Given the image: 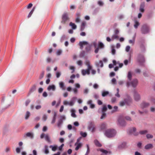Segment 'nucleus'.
Returning a JSON list of instances; mask_svg holds the SVG:
<instances>
[{
    "mask_svg": "<svg viewBox=\"0 0 155 155\" xmlns=\"http://www.w3.org/2000/svg\"><path fill=\"white\" fill-rule=\"evenodd\" d=\"M97 67L100 66L102 67L103 66V64L102 61H100L99 62H96L95 63Z\"/></svg>",
    "mask_w": 155,
    "mask_h": 155,
    "instance_id": "24",
    "label": "nucleus"
},
{
    "mask_svg": "<svg viewBox=\"0 0 155 155\" xmlns=\"http://www.w3.org/2000/svg\"><path fill=\"white\" fill-rule=\"evenodd\" d=\"M71 115L72 117L74 118L77 117L76 115L75 114V110L74 109H71Z\"/></svg>",
    "mask_w": 155,
    "mask_h": 155,
    "instance_id": "28",
    "label": "nucleus"
},
{
    "mask_svg": "<svg viewBox=\"0 0 155 155\" xmlns=\"http://www.w3.org/2000/svg\"><path fill=\"white\" fill-rule=\"evenodd\" d=\"M36 89V84H34L30 88L29 92L27 95V97L29 96L31 94L35 91Z\"/></svg>",
    "mask_w": 155,
    "mask_h": 155,
    "instance_id": "11",
    "label": "nucleus"
},
{
    "mask_svg": "<svg viewBox=\"0 0 155 155\" xmlns=\"http://www.w3.org/2000/svg\"><path fill=\"white\" fill-rule=\"evenodd\" d=\"M64 145V144L63 143H62L60 146L58 147V149L60 150L61 151H62Z\"/></svg>",
    "mask_w": 155,
    "mask_h": 155,
    "instance_id": "62",
    "label": "nucleus"
},
{
    "mask_svg": "<svg viewBox=\"0 0 155 155\" xmlns=\"http://www.w3.org/2000/svg\"><path fill=\"white\" fill-rule=\"evenodd\" d=\"M153 145L152 144L149 143L146 145L144 147L145 149L148 150L152 148L153 147Z\"/></svg>",
    "mask_w": 155,
    "mask_h": 155,
    "instance_id": "27",
    "label": "nucleus"
},
{
    "mask_svg": "<svg viewBox=\"0 0 155 155\" xmlns=\"http://www.w3.org/2000/svg\"><path fill=\"white\" fill-rule=\"evenodd\" d=\"M22 149V148L21 147H16V149H15L16 152V153H19L21 151Z\"/></svg>",
    "mask_w": 155,
    "mask_h": 155,
    "instance_id": "44",
    "label": "nucleus"
},
{
    "mask_svg": "<svg viewBox=\"0 0 155 155\" xmlns=\"http://www.w3.org/2000/svg\"><path fill=\"white\" fill-rule=\"evenodd\" d=\"M70 69L71 70V73H73L74 72L75 70V68L72 66H70L69 67Z\"/></svg>",
    "mask_w": 155,
    "mask_h": 155,
    "instance_id": "43",
    "label": "nucleus"
},
{
    "mask_svg": "<svg viewBox=\"0 0 155 155\" xmlns=\"http://www.w3.org/2000/svg\"><path fill=\"white\" fill-rule=\"evenodd\" d=\"M11 105V104H9L8 105L6 106L5 107L2 109V110L0 111V114H1L3 113L6 109L8 108Z\"/></svg>",
    "mask_w": 155,
    "mask_h": 155,
    "instance_id": "40",
    "label": "nucleus"
},
{
    "mask_svg": "<svg viewBox=\"0 0 155 155\" xmlns=\"http://www.w3.org/2000/svg\"><path fill=\"white\" fill-rule=\"evenodd\" d=\"M76 99V97H73L70 102H68V105L71 106H73L74 104Z\"/></svg>",
    "mask_w": 155,
    "mask_h": 155,
    "instance_id": "22",
    "label": "nucleus"
},
{
    "mask_svg": "<svg viewBox=\"0 0 155 155\" xmlns=\"http://www.w3.org/2000/svg\"><path fill=\"white\" fill-rule=\"evenodd\" d=\"M97 151H100L101 152L103 153L106 154L107 153H108V152L107 151L104 150L102 149H99L97 150Z\"/></svg>",
    "mask_w": 155,
    "mask_h": 155,
    "instance_id": "37",
    "label": "nucleus"
},
{
    "mask_svg": "<svg viewBox=\"0 0 155 155\" xmlns=\"http://www.w3.org/2000/svg\"><path fill=\"white\" fill-rule=\"evenodd\" d=\"M119 125L121 126H124L126 124V122L125 120L121 118H119L118 120Z\"/></svg>",
    "mask_w": 155,
    "mask_h": 155,
    "instance_id": "13",
    "label": "nucleus"
},
{
    "mask_svg": "<svg viewBox=\"0 0 155 155\" xmlns=\"http://www.w3.org/2000/svg\"><path fill=\"white\" fill-rule=\"evenodd\" d=\"M77 63L79 66H81L82 65V61L81 60L78 61Z\"/></svg>",
    "mask_w": 155,
    "mask_h": 155,
    "instance_id": "63",
    "label": "nucleus"
},
{
    "mask_svg": "<svg viewBox=\"0 0 155 155\" xmlns=\"http://www.w3.org/2000/svg\"><path fill=\"white\" fill-rule=\"evenodd\" d=\"M150 105V103L146 102L145 101H143L141 104L140 105V107L142 109H144L145 108H146L148 107Z\"/></svg>",
    "mask_w": 155,
    "mask_h": 155,
    "instance_id": "12",
    "label": "nucleus"
},
{
    "mask_svg": "<svg viewBox=\"0 0 155 155\" xmlns=\"http://www.w3.org/2000/svg\"><path fill=\"white\" fill-rule=\"evenodd\" d=\"M119 105L120 106H123L125 105H126L124 101V100L123 101H120L119 103Z\"/></svg>",
    "mask_w": 155,
    "mask_h": 155,
    "instance_id": "49",
    "label": "nucleus"
},
{
    "mask_svg": "<svg viewBox=\"0 0 155 155\" xmlns=\"http://www.w3.org/2000/svg\"><path fill=\"white\" fill-rule=\"evenodd\" d=\"M75 146H76L75 150H78L80 148H81L82 146V144L81 143L76 142L74 144Z\"/></svg>",
    "mask_w": 155,
    "mask_h": 155,
    "instance_id": "18",
    "label": "nucleus"
},
{
    "mask_svg": "<svg viewBox=\"0 0 155 155\" xmlns=\"http://www.w3.org/2000/svg\"><path fill=\"white\" fill-rule=\"evenodd\" d=\"M109 94L108 91H103L102 94V96L103 97H104L107 96Z\"/></svg>",
    "mask_w": 155,
    "mask_h": 155,
    "instance_id": "41",
    "label": "nucleus"
},
{
    "mask_svg": "<svg viewBox=\"0 0 155 155\" xmlns=\"http://www.w3.org/2000/svg\"><path fill=\"white\" fill-rule=\"evenodd\" d=\"M145 6V3L144 2H141L140 4L139 11L142 13H143L144 12V7Z\"/></svg>",
    "mask_w": 155,
    "mask_h": 155,
    "instance_id": "15",
    "label": "nucleus"
},
{
    "mask_svg": "<svg viewBox=\"0 0 155 155\" xmlns=\"http://www.w3.org/2000/svg\"><path fill=\"white\" fill-rule=\"evenodd\" d=\"M59 87L60 88L63 90H66V87L64 85V84L63 81H61L59 83Z\"/></svg>",
    "mask_w": 155,
    "mask_h": 155,
    "instance_id": "20",
    "label": "nucleus"
},
{
    "mask_svg": "<svg viewBox=\"0 0 155 155\" xmlns=\"http://www.w3.org/2000/svg\"><path fill=\"white\" fill-rule=\"evenodd\" d=\"M148 132V131L147 130H144L140 131L139 132V133L141 135H144L146 134Z\"/></svg>",
    "mask_w": 155,
    "mask_h": 155,
    "instance_id": "39",
    "label": "nucleus"
},
{
    "mask_svg": "<svg viewBox=\"0 0 155 155\" xmlns=\"http://www.w3.org/2000/svg\"><path fill=\"white\" fill-rule=\"evenodd\" d=\"M25 135L27 137H29L31 139H33L34 137V134L32 132L27 133L25 134Z\"/></svg>",
    "mask_w": 155,
    "mask_h": 155,
    "instance_id": "21",
    "label": "nucleus"
},
{
    "mask_svg": "<svg viewBox=\"0 0 155 155\" xmlns=\"http://www.w3.org/2000/svg\"><path fill=\"white\" fill-rule=\"evenodd\" d=\"M62 53V51L61 49L57 50L56 52V54L57 55H60Z\"/></svg>",
    "mask_w": 155,
    "mask_h": 155,
    "instance_id": "50",
    "label": "nucleus"
},
{
    "mask_svg": "<svg viewBox=\"0 0 155 155\" xmlns=\"http://www.w3.org/2000/svg\"><path fill=\"white\" fill-rule=\"evenodd\" d=\"M61 72L57 71L56 73V76L57 78H58L61 75Z\"/></svg>",
    "mask_w": 155,
    "mask_h": 155,
    "instance_id": "48",
    "label": "nucleus"
},
{
    "mask_svg": "<svg viewBox=\"0 0 155 155\" xmlns=\"http://www.w3.org/2000/svg\"><path fill=\"white\" fill-rule=\"evenodd\" d=\"M98 47H100L101 48H102L104 47V45L103 43L101 42H99L98 43Z\"/></svg>",
    "mask_w": 155,
    "mask_h": 155,
    "instance_id": "52",
    "label": "nucleus"
},
{
    "mask_svg": "<svg viewBox=\"0 0 155 155\" xmlns=\"http://www.w3.org/2000/svg\"><path fill=\"white\" fill-rule=\"evenodd\" d=\"M136 129L135 127H133L130 130V134H132L134 135L137 136L138 133L136 132Z\"/></svg>",
    "mask_w": 155,
    "mask_h": 155,
    "instance_id": "14",
    "label": "nucleus"
},
{
    "mask_svg": "<svg viewBox=\"0 0 155 155\" xmlns=\"http://www.w3.org/2000/svg\"><path fill=\"white\" fill-rule=\"evenodd\" d=\"M80 134L82 137H86L87 135V133L85 132L83 133L82 132H81L80 133Z\"/></svg>",
    "mask_w": 155,
    "mask_h": 155,
    "instance_id": "60",
    "label": "nucleus"
},
{
    "mask_svg": "<svg viewBox=\"0 0 155 155\" xmlns=\"http://www.w3.org/2000/svg\"><path fill=\"white\" fill-rule=\"evenodd\" d=\"M94 142L95 145L97 147H101L102 146L101 144L100 143V142L97 140H94Z\"/></svg>",
    "mask_w": 155,
    "mask_h": 155,
    "instance_id": "34",
    "label": "nucleus"
},
{
    "mask_svg": "<svg viewBox=\"0 0 155 155\" xmlns=\"http://www.w3.org/2000/svg\"><path fill=\"white\" fill-rule=\"evenodd\" d=\"M125 98L124 100L126 103V105H130L132 103V99L130 96L127 94H126L125 95Z\"/></svg>",
    "mask_w": 155,
    "mask_h": 155,
    "instance_id": "6",
    "label": "nucleus"
},
{
    "mask_svg": "<svg viewBox=\"0 0 155 155\" xmlns=\"http://www.w3.org/2000/svg\"><path fill=\"white\" fill-rule=\"evenodd\" d=\"M146 137L148 139H152L153 137V136L152 134H148L146 135Z\"/></svg>",
    "mask_w": 155,
    "mask_h": 155,
    "instance_id": "45",
    "label": "nucleus"
},
{
    "mask_svg": "<svg viewBox=\"0 0 155 155\" xmlns=\"http://www.w3.org/2000/svg\"><path fill=\"white\" fill-rule=\"evenodd\" d=\"M79 45L80 46V48L81 50L83 49V46L85 45H86L85 49L88 52L91 50V45L86 41H80L79 42Z\"/></svg>",
    "mask_w": 155,
    "mask_h": 155,
    "instance_id": "3",
    "label": "nucleus"
},
{
    "mask_svg": "<svg viewBox=\"0 0 155 155\" xmlns=\"http://www.w3.org/2000/svg\"><path fill=\"white\" fill-rule=\"evenodd\" d=\"M125 118L126 120H127L129 121H131L132 120V119L131 118V117L129 116H126L125 117Z\"/></svg>",
    "mask_w": 155,
    "mask_h": 155,
    "instance_id": "55",
    "label": "nucleus"
},
{
    "mask_svg": "<svg viewBox=\"0 0 155 155\" xmlns=\"http://www.w3.org/2000/svg\"><path fill=\"white\" fill-rule=\"evenodd\" d=\"M48 130V127L47 126H45L43 127L42 128V131L43 132H46Z\"/></svg>",
    "mask_w": 155,
    "mask_h": 155,
    "instance_id": "64",
    "label": "nucleus"
},
{
    "mask_svg": "<svg viewBox=\"0 0 155 155\" xmlns=\"http://www.w3.org/2000/svg\"><path fill=\"white\" fill-rule=\"evenodd\" d=\"M135 42V38H134L133 40H130L129 41V43L130 44H132L133 45Z\"/></svg>",
    "mask_w": 155,
    "mask_h": 155,
    "instance_id": "56",
    "label": "nucleus"
},
{
    "mask_svg": "<svg viewBox=\"0 0 155 155\" xmlns=\"http://www.w3.org/2000/svg\"><path fill=\"white\" fill-rule=\"evenodd\" d=\"M88 129L89 130L91 131L92 132L94 131L95 127L94 122H89Z\"/></svg>",
    "mask_w": 155,
    "mask_h": 155,
    "instance_id": "8",
    "label": "nucleus"
},
{
    "mask_svg": "<svg viewBox=\"0 0 155 155\" xmlns=\"http://www.w3.org/2000/svg\"><path fill=\"white\" fill-rule=\"evenodd\" d=\"M63 123V121H62L61 119H59L57 122V126L59 128L60 127Z\"/></svg>",
    "mask_w": 155,
    "mask_h": 155,
    "instance_id": "36",
    "label": "nucleus"
},
{
    "mask_svg": "<svg viewBox=\"0 0 155 155\" xmlns=\"http://www.w3.org/2000/svg\"><path fill=\"white\" fill-rule=\"evenodd\" d=\"M73 91L74 93L76 94L78 91V90L76 88H72L71 87H68V91Z\"/></svg>",
    "mask_w": 155,
    "mask_h": 155,
    "instance_id": "25",
    "label": "nucleus"
},
{
    "mask_svg": "<svg viewBox=\"0 0 155 155\" xmlns=\"http://www.w3.org/2000/svg\"><path fill=\"white\" fill-rule=\"evenodd\" d=\"M107 127V124L106 123H104L102 124L100 126V128L101 130L105 129Z\"/></svg>",
    "mask_w": 155,
    "mask_h": 155,
    "instance_id": "31",
    "label": "nucleus"
},
{
    "mask_svg": "<svg viewBox=\"0 0 155 155\" xmlns=\"http://www.w3.org/2000/svg\"><path fill=\"white\" fill-rule=\"evenodd\" d=\"M49 147L51 148L52 151H55L57 150H58V146L57 145H50Z\"/></svg>",
    "mask_w": 155,
    "mask_h": 155,
    "instance_id": "19",
    "label": "nucleus"
},
{
    "mask_svg": "<svg viewBox=\"0 0 155 155\" xmlns=\"http://www.w3.org/2000/svg\"><path fill=\"white\" fill-rule=\"evenodd\" d=\"M85 64L87 66V68L86 70H82L81 73L84 76L86 75V74L87 75L90 74V71H91L92 68V66L90 65V63L89 61L87 60L86 61Z\"/></svg>",
    "mask_w": 155,
    "mask_h": 155,
    "instance_id": "1",
    "label": "nucleus"
},
{
    "mask_svg": "<svg viewBox=\"0 0 155 155\" xmlns=\"http://www.w3.org/2000/svg\"><path fill=\"white\" fill-rule=\"evenodd\" d=\"M44 153L46 154H48L49 153L48 146L47 145H45L44 149Z\"/></svg>",
    "mask_w": 155,
    "mask_h": 155,
    "instance_id": "26",
    "label": "nucleus"
},
{
    "mask_svg": "<svg viewBox=\"0 0 155 155\" xmlns=\"http://www.w3.org/2000/svg\"><path fill=\"white\" fill-rule=\"evenodd\" d=\"M134 97L135 101H139L140 99V95L135 90L134 91Z\"/></svg>",
    "mask_w": 155,
    "mask_h": 155,
    "instance_id": "9",
    "label": "nucleus"
},
{
    "mask_svg": "<svg viewBox=\"0 0 155 155\" xmlns=\"http://www.w3.org/2000/svg\"><path fill=\"white\" fill-rule=\"evenodd\" d=\"M118 38L119 36L117 35L114 34L112 36L111 39L113 40L114 39H118Z\"/></svg>",
    "mask_w": 155,
    "mask_h": 155,
    "instance_id": "51",
    "label": "nucleus"
},
{
    "mask_svg": "<svg viewBox=\"0 0 155 155\" xmlns=\"http://www.w3.org/2000/svg\"><path fill=\"white\" fill-rule=\"evenodd\" d=\"M106 116V114L104 112H102V115L101 116V119H103L104 118H105Z\"/></svg>",
    "mask_w": 155,
    "mask_h": 155,
    "instance_id": "58",
    "label": "nucleus"
},
{
    "mask_svg": "<svg viewBox=\"0 0 155 155\" xmlns=\"http://www.w3.org/2000/svg\"><path fill=\"white\" fill-rule=\"evenodd\" d=\"M67 36H66L65 35L63 34L61 38L60 41L61 43H62L64 40H67Z\"/></svg>",
    "mask_w": 155,
    "mask_h": 155,
    "instance_id": "23",
    "label": "nucleus"
},
{
    "mask_svg": "<svg viewBox=\"0 0 155 155\" xmlns=\"http://www.w3.org/2000/svg\"><path fill=\"white\" fill-rule=\"evenodd\" d=\"M138 81L137 79H133L131 81H128L126 83V86L128 87L130 86L131 85L134 87H135L137 85Z\"/></svg>",
    "mask_w": 155,
    "mask_h": 155,
    "instance_id": "5",
    "label": "nucleus"
},
{
    "mask_svg": "<svg viewBox=\"0 0 155 155\" xmlns=\"http://www.w3.org/2000/svg\"><path fill=\"white\" fill-rule=\"evenodd\" d=\"M47 89L48 91H50L51 90L54 91L55 90L56 87L55 85L53 84L50 85L48 86Z\"/></svg>",
    "mask_w": 155,
    "mask_h": 155,
    "instance_id": "16",
    "label": "nucleus"
},
{
    "mask_svg": "<svg viewBox=\"0 0 155 155\" xmlns=\"http://www.w3.org/2000/svg\"><path fill=\"white\" fill-rule=\"evenodd\" d=\"M42 95L43 97H46L47 96L48 94L47 93L46 91H44L43 92V93Z\"/></svg>",
    "mask_w": 155,
    "mask_h": 155,
    "instance_id": "61",
    "label": "nucleus"
},
{
    "mask_svg": "<svg viewBox=\"0 0 155 155\" xmlns=\"http://www.w3.org/2000/svg\"><path fill=\"white\" fill-rule=\"evenodd\" d=\"M69 25L71 27L72 29H75L77 28V26L75 24L71 22L70 23Z\"/></svg>",
    "mask_w": 155,
    "mask_h": 155,
    "instance_id": "35",
    "label": "nucleus"
},
{
    "mask_svg": "<svg viewBox=\"0 0 155 155\" xmlns=\"http://www.w3.org/2000/svg\"><path fill=\"white\" fill-rule=\"evenodd\" d=\"M31 100L29 99H27L26 101L25 102V105L26 106H27L29 104Z\"/></svg>",
    "mask_w": 155,
    "mask_h": 155,
    "instance_id": "59",
    "label": "nucleus"
},
{
    "mask_svg": "<svg viewBox=\"0 0 155 155\" xmlns=\"http://www.w3.org/2000/svg\"><path fill=\"white\" fill-rule=\"evenodd\" d=\"M137 61L140 64H142L145 61L143 55V54H139L137 57Z\"/></svg>",
    "mask_w": 155,
    "mask_h": 155,
    "instance_id": "7",
    "label": "nucleus"
},
{
    "mask_svg": "<svg viewBox=\"0 0 155 155\" xmlns=\"http://www.w3.org/2000/svg\"><path fill=\"white\" fill-rule=\"evenodd\" d=\"M77 17L75 20V22L77 23L80 22V19L79 17L80 16V13H78L77 14Z\"/></svg>",
    "mask_w": 155,
    "mask_h": 155,
    "instance_id": "38",
    "label": "nucleus"
},
{
    "mask_svg": "<svg viewBox=\"0 0 155 155\" xmlns=\"http://www.w3.org/2000/svg\"><path fill=\"white\" fill-rule=\"evenodd\" d=\"M132 77V74L130 71H129L128 72L127 78L129 81L131 80Z\"/></svg>",
    "mask_w": 155,
    "mask_h": 155,
    "instance_id": "32",
    "label": "nucleus"
},
{
    "mask_svg": "<svg viewBox=\"0 0 155 155\" xmlns=\"http://www.w3.org/2000/svg\"><path fill=\"white\" fill-rule=\"evenodd\" d=\"M134 22V27L135 28L137 29V28L138 26L140 25V23L136 20H135Z\"/></svg>",
    "mask_w": 155,
    "mask_h": 155,
    "instance_id": "30",
    "label": "nucleus"
},
{
    "mask_svg": "<svg viewBox=\"0 0 155 155\" xmlns=\"http://www.w3.org/2000/svg\"><path fill=\"white\" fill-rule=\"evenodd\" d=\"M118 107L117 106H114L113 107V109L111 111L112 113L117 112V111Z\"/></svg>",
    "mask_w": 155,
    "mask_h": 155,
    "instance_id": "47",
    "label": "nucleus"
},
{
    "mask_svg": "<svg viewBox=\"0 0 155 155\" xmlns=\"http://www.w3.org/2000/svg\"><path fill=\"white\" fill-rule=\"evenodd\" d=\"M45 74L44 71H42L41 73L40 74L39 77V79L40 80L41 79L44 77Z\"/></svg>",
    "mask_w": 155,
    "mask_h": 155,
    "instance_id": "53",
    "label": "nucleus"
},
{
    "mask_svg": "<svg viewBox=\"0 0 155 155\" xmlns=\"http://www.w3.org/2000/svg\"><path fill=\"white\" fill-rule=\"evenodd\" d=\"M62 20L61 23L63 24H64L65 22L68 20V14L67 13H64L62 16Z\"/></svg>",
    "mask_w": 155,
    "mask_h": 155,
    "instance_id": "10",
    "label": "nucleus"
},
{
    "mask_svg": "<svg viewBox=\"0 0 155 155\" xmlns=\"http://www.w3.org/2000/svg\"><path fill=\"white\" fill-rule=\"evenodd\" d=\"M124 16L123 15H119L118 17L117 18H118L119 20H121L124 18Z\"/></svg>",
    "mask_w": 155,
    "mask_h": 155,
    "instance_id": "57",
    "label": "nucleus"
},
{
    "mask_svg": "<svg viewBox=\"0 0 155 155\" xmlns=\"http://www.w3.org/2000/svg\"><path fill=\"white\" fill-rule=\"evenodd\" d=\"M92 101L91 100H89L87 102V103L88 104L90 105V107L91 108H93L95 107L94 104H92Z\"/></svg>",
    "mask_w": 155,
    "mask_h": 155,
    "instance_id": "29",
    "label": "nucleus"
},
{
    "mask_svg": "<svg viewBox=\"0 0 155 155\" xmlns=\"http://www.w3.org/2000/svg\"><path fill=\"white\" fill-rule=\"evenodd\" d=\"M57 116V113L56 112H54L52 120L51 122L52 124H54L55 123Z\"/></svg>",
    "mask_w": 155,
    "mask_h": 155,
    "instance_id": "17",
    "label": "nucleus"
},
{
    "mask_svg": "<svg viewBox=\"0 0 155 155\" xmlns=\"http://www.w3.org/2000/svg\"><path fill=\"white\" fill-rule=\"evenodd\" d=\"M71 129H72L75 131L76 130V128L74 126L72 127L71 125L68 124V130H71Z\"/></svg>",
    "mask_w": 155,
    "mask_h": 155,
    "instance_id": "46",
    "label": "nucleus"
},
{
    "mask_svg": "<svg viewBox=\"0 0 155 155\" xmlns=\"http://www.w3.org/2000/svg\"><path fill=\"white\" fill-rule=\"evenodd\" d=\"M30 112L28 111H27L26 113V115H25V119L26 120L28 119L29 118V117L30 116Z\"/></svg>",
    "mask_w": 155,
    "mask_h": 155,
    "instance_id": "42",
    "label": "nucleus"
},
{
    "mask_svg": "<svg viewBox=\"0 0 155 155\" xmlns=\"http://www.w3.org/2000/svg\"><path fill=\"white\" fill-rule=\"evenodd\" d=\"M45 140L49 143H51V142L50 140V138L48 134H46L45 137Z\"/></svg>",
    "mask_w": 155,
    "mask_h": 155,
    "instance_id": "33",
    "label": "nucleus"
},
{
    "mask_svg": "<svg viewBox=\"0 0 155 155\" xmlns=\"http://www.w3.org/2000/svg\"><path fill=\"white\" fill-rule=\"evenodd\" d=\"M141 33L143 34L148 33L150 32V28L147 24H144L141 26Z\"/></svg>",
    "mask_w": 155,
    "mask_h": 155,
    "instance_id": "4",
    "label": "nucleus"
},
{
    "mask_svg": "<svg viewBox=\"0 0 155 155\" xmlns=\"http://www.w3.org/2000/svg\"><path fill=\"white\" fill-rule=\"evenodd\" d=\"M116 134V131L115 130L108 129L105 131L104 135L108 138H111L114 137Z\"/></svg>",
    "mask_w": 155,
    "mask_h": 155,
    "instance_id": "2",
    "label": "nucleus"
},
{
    "mask_svg": "<svg viewBox=\"0 0 155 155\" xmlns=\"http://www.w3.org/2000/svg\"><path fill=\"white\" fill-rule=\"evenodd\" d=\"M117 93L116 94H115V95L116 97L119 98L120 97V95L119 94V89L118 88H117Z\"/></svg>",
    "mask_w": 155,
    "mask_h": 155,
    "instance_id": "54",
    "label": "nucleus"
}]
</instances>
